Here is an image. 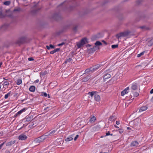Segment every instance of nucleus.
Returning <instances> with one entry per match:
<instances>
[{
	"label": "nucleus",
	"instance_id": "f257e3e1",
	"mask_svg": "<svg viewBox=\"0 0 153 153\" xmlns=\"http://www.w3.org/2000/svg\"><path fill=\"white\" fill-rule=\"evenodd\" d=\"M47 138L46 135L45 134L40 137L35 139L34 140V143L36 144H38L43 141Z\"/></svg>",
	"mask_w": 153,
	"mask_h": 153
},
{
	"label": "nucleus",
	"instance_id": "f03ea898",
	"mask_svg": "<svg viewBox=\"0 0 153 153\" xmlns=\"http://www.w3.org/2000/svg\"><path fill=\"white\" fill-rule=\"evenodd\" d=\"M6 14L4 15L3 14L1 11H0V18H3L7 16L10 17H12V14L9 10L6 11Z\"/></svg>",
	"mask_w": 153,
	"mask_h": 153
},
{
	"label": "nucleus",
	"instance_id": "7ed1b4c3",
	"mask_svg": "<svg viewBox=\"0 0 153 153\" xmlns=\"http://www.w3.org/2000/svg\"><path fill=\"white\" fill-rule=\"evenodd\" d=\"M38 2L33 7V9L31 11V13L33 14H35L38 12L41 9V7H38Z\"/></svg>",
	"mask_w": 153,
	"mask_h": 153
},
{
	"label": "nucleus",
	"instance_id": "20e7f679",
	"mask_svg": "<svg viewBox=\"0 0 153 153\" xmlns=\"http://www.w3.org/2000/svg\"><path fill=\"white\" fill-rule=\"evenodd\" d=\"M130 33V32L128 31H126L117 34L116 35V36L117 38L119 39L121 37H125L128 36Z\"/></svg>",
	"mask_w": 153,
	"mask_h": 153
},
{
	"label": "nucleus",
	"instance_id": "39448f33",
	"mask_svg": "<svg viewBox=\"0 0 153 153\" xmlns=\"http://www.w3.org/2000/svg\"><path fill=\"white\" fill-rule=\"evenodd\" d=\"M99 49V47L94 46L88 49V51L89 53H93L94 51Z\"/></svg>",
	"mask_w": 153,
	"mask_h": 153
},
{
	"label": "nucleus",
	"instance_id": "423d86ee",
	"mask_svg": "<svg viewBox=\"0 0 153 153\" xmlns=\"http://www.w3.org/2000/svg\"><path fill=\"white\" fill-rule=\"evenodd\" d=\"M26 40V38L25 37H22L18 39L16 42V43L20 44L25 42Z\"/></svg>",
	"mask_w": 153,
	"mask_h": 153
},
{
	"label": "nucleus",
	"instance_id": "0eeeda50",
	"mask_svg": "<svg viewBox=\"0 0 153 153\" xmlns=\"http://www.w3.org/2000/svg\"><path fill=\"white\" fill-rule=\"evenodd\" d=\"M57 130V129L56 130H53L51 132L46 133H45V135H46V137L48 138V137L49 135H53L54 134H56L57 133L56 132Z\"/></svg>",
	"mask_w": 153,
	"mask_h": 153
},
{
	"label": "nucleus",
	"instance_id": "6e6552de",
	"mask_svg": "<svg viewBox=\"0 0 153 153\" xmlns=\"http://www.w3.org/2000/svg\"><path fill=\"white\" fill-rule=\"evenodd\" d=\"M140 123L136 120H134V127L137 130H139L140 128Z\"/></svg>",
	"mask_w": 153,
	"mask_h": 153
},
{
	"label": "nucleus",
	"instance_id": "1a4fd4ad",
	"mask_svg": "<svg viewBox=\"0 0 153 153\" xmlns=\"http://www.w3.org/2000/svg\"><path fill=\"white\" fill-rule=\"evenodd\" d=\"M92 67H90L89 68L87 69L85 71L84 74H90L92 73L94 71Z\"/></svg>",
	"mask_w": 153,
	"mask_h": 153
},
{
	"label": "nucleus",
	"instance_id": "9d476101",
	"mask_svg": "<svg viewBox=\"0 0 153 153\" xmlns=\"http://www.w3.org/2000/svg\"><path fill=\"white\" fill-rule=\"evenodd\" d=\"M139 143L137 141H134L131 142L130 146L131 147H137L139 146Z\"/></svg>",
	"mask_w": 153,
	"mask_h": 153
},
{
	"label": "nucleus",
	"instance_id": "9b49d317",
	"mask_svg": "<svg viewBox=\"0 0 153 153\" xmlns=\"http://www.w3.org/2000/svg\"><path fill=\"white\" fill-rule=\"evenodd\" d=\"M129 90V87H127L126 89L124 90L121 92V95L123 96L125 94H126L128 93V91Z\"/></svg>",
	"mask_w": 153,
	"mask_h": 153
},
{
	"label": "nucleus",
	"instance_id": "f8f14e48",
	"mask_svg": "<svg viewBox=\"0 0 153 153\" xmlns=\"http://www.w3.org/2000/svg\"><path fill=\"white\" fill-rule=\"evenodd\" d=\"M27 138V137L25 134H21L20 135L19 137V139L20 140H25Z\"/></svg>",
	"mask_w": 153,
	"mask_h": 153
},
{
	"label": "nucleus",
	"instance_id": "ddd939ff",
	"mask_svg": "<svg viewBox=\"0 0 153 153\" xmlns=\"http://www.w3.org/2000/svg\"><path fill=\"white\" fill-rule=\"evenodd\" d=\"M26 110V109L24 108H23L21 110L18 111L14 115L15 117H17L18 115L20 114H22L23 112H24Z\"/></svg>",
	"mask_w": 153,
	"mask_h": 153
},
{
	"label": "nucleus",
	"instance_id": "4468645a",
	"mask_svg": "<svg viewBox=\"0 0 153 153\" xmlns=\"http://www.w3.org/2000/svg\"><path fill=\"white\" fill-rule=\"evenodd\" d=\"M37 125V123L36 121H34L31 123L29 126L30 128H34Z\"/></svg>",
	"mask_w": 153,
	"mask_h": 153
},
{
	"label": "nucleus",
	"instance_id": "2eb2a0df",
	"mask_svg": "<svg viewBox=\"0 0 153 153\" xmlns=\"http://www.w3.org/2000/svg\"><path fill=\"white\" fill-rule=\"evenodd\" d=\"M137 84L136 83H134L133 84L131 87V90L134 91L137 90Z\"/></svg>",
	"mask_w": 153,
	"mask_h": 153
},
{
	"label": "nucleus",
	"instance_id": "dca6fc26",
	"mask_svg": "<svg viewBox=\"0 0 153 153\" xmlns=\"http://www.w3.org/2000/svg\"><path fill=\"white\" fill-rule=\"evenodd\" d=\"M116 119L115 115L114 114H113L109 118V120L111 122L114 121Z\"/></svg>",
	"mask_w": 153,
	"mask_h": 153
},
{
	"label": "nucleus",
	"instance_id": "f3484780",
	"mask_svg": "<svg viewBox=\"0 0 153 153\" xmlns=\"http://www.w3.org/2000/svg\"><path fill=\"white\" fill-rule=\"evenodd\" d=\"M72 56H71V55H69L66 58V61H65L64 63H66L68 62H71L72 59Z\"/></svg>",
	"mask_w": 153,
	"mask_h": 153
},
{
	"label": "nucleus",
	"instance_id": "a211bd4d",
	"mask_svg": "<svg viewBox=\"0 0 153 153\" xmlns=\"http://www.w3.org/2000/svg\"><path fill=\"white\" fill-rule=\"evenodd\" d=\"M8 27V26L7 25H4L1 26L0 29L1 31L5 30H7Z\"/></svg>",
	"mask_w": 153,
	"mask_h": 153
},
{
	"label": "nucleus",
	"instance_id": "6ab92c4d",
	"mask_svg": "<svg viewBox=\"0 0 153 153\" xmlns=\"http://www.w3.org/2000/svg\"><path fill=\"white\" fill-rule=\"evenodd\" d=\"M111 76L110 74H105L103 76V79L104 80V81H105V80L108 78H110Z\"/></svg>",
	"mask_w": 153,
	"mask_h": 153
},
{
	"label": "nucleus",
	"instance_id": "aec40b11",
	"mask_svg": "<svg viewBox=\"0 0 153 153\" xmlns=\"http://www.w3.org/2000/svg\"><path fill=\"white\" fill-rule=\"evenodd\" d=\"M148 107L146 106H143L141 107L139 110V112H141L142 111H143L147 109Z\"/></svg>",
	"mask_w": 153,
	"mask_h": 153
},
{
	"label": "nucleus",
	"instance_id": "412c9836",
	"mask_svg": "<svg viewBox=\"0 0 153 153\" xmlns=\"http://www.w3.org/2000/svg\"><path fill=\"white\" fill-rule=\"evenodd\" d=\"M16 142L15 141H11L6 143V145L7 146H10L14 144Z\"/></svg>",
	"mask_w": 153,
	"mask_h": 153
},
{
	"label": "nucleus",
	"instance_id": "4be33fe9",
	"mask_svg": "<svg viewBox=\"0 0 153 153\" xmlns=\"http://www.w3.org/2000/svg\"><path fill=\"white\" fill-rule=\"evenodd\" d=\"M90 78V76L89 75H87L86 77H84V78L82 79H81V80L82 82H86Z\"/></svg>",
	"mask_w": 153,
	"mask_h": 153
},
{
	"label": "nucleus",
	"instance_id": "5701e85b",
	"mask_svg": "<svg viewBox=\"0 0 153 153\" xmlns=\"http://www.w3.org/2000/svg\"><path fill=\"white\" fill-rule=\"evenodd\" d=\"M96 120V117L95 116H93L89 120V122L90 123H94Z\"/></svg>",
	"mask_w": 153,
	"mask_h": 153
},
{
	"label": "nucleus",
	"instance_id": "b1692460",
	"mask_svg": "<svg viewBox=\"0 0 153 153\" xmlns=\"http://www.w3.org/2000/svg\"><path fill=\"white\" fill-rule=\"evenodd\" d=\"M36 88L35 86H31L29 88L30 91L31 92H34L35 91Z\"/></svg>",
	"mask_w": 153,
	"mask_h": 153
},
{
	"label": "nucleus",
	"instance_id": "393cba45",
	"mask_svg": "<svg viewBox=\"0 0 153 153\" xmlns=\"http://www.w3.org/2000/svg\"><path fill=\"white\" fill-rule=\"evenodd\" d=\"M95 100L97 101H99L100 100V96L99 95L96 94L94 96Z\"/></svg>",
	"mask_w": 153,
	"mask_h": 153
},
{
	"label": "nucleus",
	"instance_id": "a878e982",
	"mask_svg": "<svg viewBox=\"0 0 153 153\" xmlns=\"http://www.w3.org/2000/svg\"><path fill=\"white\" fill-rule=\"evenodd\" d=\"M60 50L59 48H56L50 52V53L51 54H53L59 51Z\"/></svg>",
	"mask_w": 153,
	"mask_h": 153
},
{
	"label": "nucleus",
	"instance_id": "bb28decb",
	"mask_svg": "<svg viewBox=\"0 0 153 153\" xmlns=\"http://www.w3.org/2000/svg\"><path fill=\"white\" fill-rule=\"evenodd\" d=\"M60 16L59 14L56 13L54 15L53 18L57 20L58 18L60 17Z\"/></svg>",
	"mask_w": 153,
	"mask_h": 153
},
{
	"label": "nucleus",
	"instance_id": "cd10ccee",
	"mask_svg": "<svg viewBox=\"0 0 153 153\" xmlns=\"http://www.w3.org/2000/svg\"><path fill=\"white\" fill-rule=\"evenodd\" d=\"M73 139V138L71 137V136H70L69 137H67L65 139V140L66 142L69 141H70L72 140Z\"/></svg>",
	"mask_w": 153,
	"mask_h": 153
},
{
	"label": "nucleus",
	"instance_id": "c85d7f7f",
	"mask_svg": "<svg viewBox=\"0 0 153 153\" xmlns=\"http://www.w3.org/2000/svg\"><path fill=\"white\" fill-rule=\"evenodd\" d=\"M97 93V91H93L89 92L88 93V95H90L91 97H92L94 94H95Z\"/></svg>",
	"mask_w": 153,
	"mask_h": 153
},
{
	"label": "nucleus",
	"instance_id": "c756f323",
	"mask_svg": "<svg viewBox=\"0 0 153 153\" xmlns=\"http://www.w3.org/2000/svg\"><path fill=\"white\" fill-rule=\"evenodd\" d=\"M148 44L149 46H151L153 44V39L149 41Z\"/></svg>",
	"mask_w": 153,
	"mask_h": 153
},
{
	"label": "nucleus",
	"instance_id": "7c9ffc66",
	"mask_svg": "<svg viewBox=\"0 0 153 153\" xmlns=\"http://www.w3.org/2000/svg\"><path fill=\"white\" fill-rule=\"evenodd\" d=\"M140 28L141 29L144 30H148L149 29V27H146L145 26H142L141 27H140Z\"/></svg>",
	"mask_w": 153,
	"mask_h": 153
},
{
	"label": "nucleus",
	"instance_id": "2f4dec72",
	"mask_svg": "<svg viewBox=\"0 0 153 153\" xmlns=\"http://www.w3.org/2000/svg\"><path fill=\"white\" fill-rule=\"evenodd\" d=\"M95 46H98L101 45H102V43L100 42L97 41L95 43Z\"/></svg>",
	"mask_w": 153,
	"mask_h": 153
},
{
	"label": "nucleus",
	"instance_id": "473e14b6",
	"mask_svg": "<svg viewBox=\"0 0 153 153\" xmlns=\"http://www.w3.org/2000/svg\"><path fill=\"white\" fill-rule=\"evenodd\" d=\"M86 41V39L85 38L82 39L80 41V42L83 45L85 44V41Z\"/></svg>",
	"mask_w": 153,
	"mask_h": 153
},
{
	"label": "nucleus",
	"instance_id": "72a5a7b5",
	"mask_svg": "<svg viewBox=\"0 0 153 153\" xmlns=\"http://www.w3.org/2000/svg\"><path fill=\"white\" fill-rule=\"evenodd\" d=\"M86 41V39L85 38L82 39L80 41V42L83 45L85 44V41Z\"/></svg>",
	"mask_w": 153,
	"mask_h": 153
},
{
	"label": "nucleus",
	"instance_id": "f704fd0d",
	"mask_svg": "<svg viewBox=\"0 0 153 153\" xmlns=\"http://www.w3.org/2000/svg\"><path fill=\"white\" fill-rule=\"evenodd\" d=\"M76 45L78 48H81L82 46L83 45L80 42H77Z\"/></svg>",
	"mask_w": 153,
	"mask_h": 153
},
{
	"label": "nucleus",
	"instance_id": "c9c22d12",
	"mask_svg": "<svg viewBox=\"0 0 153 153\" xmlns=\"http://www.w3.org/2000/svg\"><path fill=\"white\" fill-rule=\"evenodd\" d=\"M103 65L101 63L94 65V66L97 68V69H98L100 67L102 66Z\"/></svg>",
	"mask_w": 153,
	"mask_h": 153
},
{
	"label": "nucleus",
	"instance_id": "e433bc0d",
	"mask_svg": "<svg viewBox=\"0 0 153 153\" xmlns=\"http://www.w3.org/2000/svg\"><path fill=\"white\" fill-rule=\"evenodd\" d=\"M32 120V118L30 117H28L26 118L25 119V121L27 122H28L29 121H31Z\"/></svg>",
	"mask_w": 153,
	"mask_h": 153
},
{
	"label": "nucleus",
	"instance_id": "4c0bfd02",
	"mask_svg": "<svg viewBox=\"0 0 153 153\" xmlns=\"http://www.w3.org/2000/svg\"><path fill=\"white\" fill-rule=\"evenodd\" d=\"M22 83V80L21 79H18L16 81V83L18 85H19Z\"/></svg>",
	"mask_w": 153,
	"mask_h": 153
},
{
	"label": "nucleus",
	"instance_id": "58836bf2",
	"mask_svg": "<svg viewBox=\"0 0 153 153\" xmlns=\"http://www.w3.org/2000/svg\"><path fill=\"white\" fill-rule=\"evenodd\" d=\"M146 52V51H143L140 53V54H138L137 55V57H140L141 56L143 55L144 54V53Z\"/></svg>",
	"mask_w": 153,
	"mask_h": 153
},
{
	"label": "nucleus",
	"instance_id": "ea45409f",
	"mask_svg": "<svg viewBox=\"0 0 153 153\" xmlns=\"http://www.w3.org/2000/svg\"><path fill=\"white\" fill-rule=\"evenodd\" d=\"M9 84V82L7 81L4 82L3 84V85L4 86H7V87Z\"/></svg>",
	"mask_w": 153,
	"mask_h": 153
},
{
	"label": "nucleus",
	"instance_id": "a19ab883",
	"mask_svg": "<svg viewBox=\"0 0 153 153\" xmlns=\"http://www.w3.org/2000/svg\"><path fill=\"white\" fill-rule=\"evenodd\" d=\"M11 94V92H8L7 94H5L4 96V98L6 99H7L8 97L10 96V95Z\"/></svg>",
	"mask_w": 153,
	"mask_h": 153
},
{
	"label": "nucleus",
	"instance_id": "79ce46f5",
	"mask_svg": "<svg viewBox=\"0 0 153 153\" xmlns=\"http://www.w3.org/2000/svg\"><path fill=\"white\" fill-rule=\"evenodd\" d=\"M10 4V2L9 1H6L4 3V4L6 5H9Z\"/></svg>",
	"mask_w": 153,
	"mask_h": 153
},
{
	"label": "nucleus",
	"instance_id": "37998d69",
	"mask_svg": "<svg viewBox=\"0 0 153 153\" xmlns=\"http://www.w3.org/2000/svg\"><path fill=\"white\" fill-rule=\"evenodd\" d=\"M118 47V45H112L111 46V48H117Z\"/></svg>",
	"mask_w": 153,
	"mask_h": 153
},
{
	"label": "nucleus",
	"instance_id": "c03bdc74",
	"mask_svg": "<svg viewBox=\"0 0 153 153\" xmlns=\"http://www.w3.org/2000/svg\"><path fill=\"white\" fill-rule=\"evenodd\" d=\"M41 95L44 97H46L47 96V93L45 92H43L41 93Z\"/></svg>",
	"mask_w": 153,
	"mask_h": 153
},
{
	"label": "nucleus",
	"instance_id": "a18cd8bd",
	"mask_svg": "<svg viewBox=\"0 0 153 153\" xmlns=\"http://www.w3.org/2000/svg\"><path fill=\"white\" fill-rule=\"evenodd\" d=\"M134 95L135 97H137L139 95V94L137 92H135L134 93Z\"/></svg>",
	"mask_w": 153,
	"mask_h": 153
},
{
	"label": "nucleus",
	"instance_id": "49530a36",
	"mask_svg": "<svg viewBox=\"0 0 153 153\" xmlns=\"http://www.w3.org/2000/svg\"><path fill=\"white\" fill-rule=\"evenodd\" d=\"M20 8H17V9H14L13 10V12L19 11H20Z\"/></svg>",
	"mask_w": 153,
	"mask_h": 153
},
{
	"label": "nucleus",
	"instance_id": "de8ad7c7",
	"mask_svg": "<svg viewBox=\"0 0 153 153\" xmlns=\"http://www.w3.org/2000/svg\"><path fill=\"white\" fill-rule=\"evenodd\" d=\"M118 131L119 132L120 134L123 133V130L122 129H120L118 130Z\"/></svg>",
	"mask_w": 153,
	"mask_h": 153
},
{
	"label": "nucleus",
	"instance_id": "09e8293b",
	"mask_svg": "<svg viewBox=\"0 0 153 153\" xmlns=\"http://www.w3.org/2000/svg\"><path fill=\"white\" fill-rule=\"evenodd\" d=\"M110 131H108L106 133V136H108V135H111V136H112L113 135V134H110Z\"/></svg>",
	"mask_w": 153,
	"mask_h": 153
},
{
	"label": "nucleus",
	"instance_id": "8fccbe9b",
	"mask_svg": "<svg viewBox=\"0 0 153 153\" xmlns=\"http://www.w3.org/2000/svg\"><path fill=\"white\" fill-rule=\"evenodd\" d=\"M92 67L93 68L92 69L94 71H95L97 70V68L94 66Z\"/></svg>",
	"mask_w": 153,
	"mask_h": 153
},
{
	"label": "nucleus",
	"instance_id": "3c124183",
	"mask_svg": "<svg viewBox=\"0 0 153 153\" xmlns=\"http://www.w3.org/2000/svg\"><path fill=\"white\" fill-rule=\"evenodd\" d=\"M28 59L29 61H33L34 60V59L32 57H30L28 58Z\"/></svg>",
	"mask_w": 153,
	"mask_h": 153
},
{
	"label": "nucleus",
	"instance_id": "603ef678",
	"mask_svg": "<svg viewBox=\"0 0 153 153\" xmlns=\"http://www.w3.org/2000/svg\"><path fill=\"white\" fill-rule=\"evenodd\" d=\"M49 46L50 48H55L54 46L53 45L51 44L50 45H49Z\"/></svg>",
	"mask_w": 153,
	"mask_h": 153
},
{
	"label": "nucleus",
	"instance_id": "864d4df0",
	"mask_svg": "<svg viewBox=\"0 0 153 153\" xmlns=\"http://www.w3.org/2000/svg\"><path fill=\"white\" fill-rule=\"evenodd\" d=\"M78 137H79L78 135H76V137H75V138H74V140L75 141H76V140L77 139Z\"/></svg>",
	"mask_w": 153,
	"mask_h": 153
},
{
	"label": "nucleus",
	"instance_id": "5fc2aeb1",
	"mask_svg": "<svg viewBox=\"0 0 153 153\" xmlns=\"http://www.w3.org/2000/svg\"><path fill=\"white\" fill-rule=\"evenodd\" d=\"M4 142L1 143V144L0 145V149H1L2 146L4 144Z\"/></svg>",
	"mask_w": 153,
	"mask_h": 153
},
{
	"label": "nucleus",
	"instance_id": "6e6d98bb",
	"mask_svg": "<svg viewBox=\"0 0 153 153\" xmlns=\"http://www.w3.org/2000/svg\"><path fill=\"white\" fill-rule=\"evenodd\" d=\"M64 44H65V43L64 42H63L62 43H61L58 44V46H62V45H64Z\"/></svg>",
	"mask_w": 153,
	"mask_h": 153
},
{
	"label": "nucleus",
	"instance_id": "4d7b16f0",
	"mask_svg": "<svg viewBox=\"0 0 153 153\" xmlns=\"http://www.w3.org/2000/svg\"><path fill=\"white\" fill-rule=\"evenodd\" d=\"M116 123L117 125H119L120 124V122L119 121H116Z\"/></svg>",
	"mask_w": 153,
	"mask_h": 153
},
{
	"label": "nucleus",
	"instance_id": "13d9d810",
	"mask_svg": "<svg viewBox=\"0 0 153 153\" xmlns=\"http://www.w3.org/2000/svg\"><path fill=\"white\" fill-rule=\"evenodd\" d=\"M10 151L8 150H6L5 151V153H10Z\"/></svg>",
	"mask_w": 153,
	"mask_h": 153
},
{
	"label": "nucleus",
	"instance_id": "bf43d9fd",
	"mask_svg": "<svg viewBox=\"0 0 153 153\" xmlns=\"http://www.w3.org/2000/svg\"><path fill=\"white\" fill-rule=\"evenodd\" d=\"M150 93L152 94L153 93V89H152L150 91Z\"/></svg>",
	"mask_w": 153,
	"mask_h": 153
},
{
	"label": "nucleus",
	"instance_id": "052dcab7",
	"mask_svg": "<svg viewBox=\"0 0 153 153\" xmlns=\"http://www.w3.org/2000/svg\"><path fill=\"white\" fill-rule=\"evenodd\" d=\"M39 81V79H37V80H36L35 81V83H37Z\"/></svg>",
	"mask_w": 153,
	"mask_h": 153
},
{
	"label": "nucleus",
	"instance_id": "680f3d73",
	"mask_svg": "<svg viewBox=\"0 0 153 153\" xmlns=\"http://www.w3.org/2000/svg\"><path fill=\"white\" fill-rule=\"evenodd\" d=\"M46 48H47V49L48 50H49L50 49V46H47Z\"/></svg>",
	"mask_w": 153,
	"mask_h": 153
},
{
	"label": "nucleus",
	"instance_id": "e2e57ef3",
	"mask_svg": "<svg viewBox=\"0 0 153 153\" xmlns=\"http://www.w3.org/2000/svg\"><path fill=\"white\" fill-rule=\"evenodd\" d=\"M150 101H151V102H153V96L151 99Z\"/></svg>",
	"mask_w": 153,
	"mask_h": 153
},
{
	"label": "nucleus",
	"instance_id": "0e129e2a",
	"mask_svg": "<svg viewBox=\"0 0 153 153\" xmlns=\"http://www.w3.org/2000/svg\"><path fill=\"white\" fill-rule=\"evenodd\" d=\"M74 30H76V29H77V27H74Z\"/></svg>",
	"mask_w": 153,
	"mask_h": 153
},
{
	"label": "nucleus",
	"instance_id": "69168bd1",
	"mask_svg": "<svg viewBox=\"0 0 153 153\" xmlns=\"http://www.w3.org/2000/svg\"><path fill=\"white\" fill-rule=\"evenodd\" d=\"M114 127H115V128H119V127H118V126H116V125H114Z\"/></svg>",
	"mask_w": 153,
	"mask_h": 153
},
{
	"label": "nucleus",
	"instance_id": "338daca9",
	"mask_svg": "<svg viewBox=\"0 0 153 153\" xmlns=\"http://www.w3.org/2000/svg\"><path fill=\"white\" fill-rule=\"evenodd\" d=\"M1 83H0V91H1Z\"/></svg>",
	"mask_w": 153,
	"mask_h": 153
},
{
	"label": "nucleus",
	"instance_id": "774afa93",
	"mask_svg": "<svg viewBox=\"0 0 153 153\" xmlns=\"http://www.w3.org/2000/svg\"><path fill=\"white\" fill-rule=\"evenodd\" d=\"M102 42H104L105 44H107V43H106V42L105 41H102Z\"/></svg>",
	"mask_w": 153,
	"mask_h": 153
}]
</instances>
